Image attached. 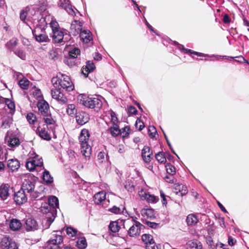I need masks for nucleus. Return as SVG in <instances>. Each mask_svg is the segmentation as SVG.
<instances>
[{"label": "nucleus", "mask_w": 249, "mask_h": 249, "mask_svg": "<svg viewBox=\"0 0 249 249\" xmlns=\"http://www.w3.org/2000/svg\"><path fill=\"white\" fill-rule=\"evenodd\" d=\"M26 118L30 124H34L36 120V115L31 112H30L27 114Z\"/></svg>", "instance_id": "a18cd8bd"}, {"label": "nucleus", "mask_w": 249, "mask_h": 249, "mask_svg": "<svg viewBox=\"0 0 249 249\" xmlns=\"http://www.w3.org/2000/svg\"><path fill=\"white\" fill-rule=\"evenodd\" d=\"M139 195L142 199L146 200L148 203H156L159 200V198L157 196L146 193L143 190L140 191Z\"/></svg>", "instance_id": "4468645a"}, {"label": "nucleus", "mask_w": 249, "mask_h": 249, "mask_svg": "<svg viewBox=\"0 0 249 249\" xmlns=\"http://www.w3.org/2000/svg\"><path fill=\"white\" fill-rule=\"evenodd\" d=\"M52 82L54 88H57L60 90L62 89V91L65 90L70 91L74 89V86L70 78L63 74H59L56 77H53Z\"/></svg>", "instance_id": "f257e3e1"}, {"label": "nucleus", "mask_w": 249, "mask_h": 249, "mask_svg": "<svg viewBox=\"0 0 249 249\" xmlns=\"http://www.w3.org/2000/svg\"><path fill=\"white\" fill-rule=\"evenodd\" d=\"M42 116L44 122L46 124V125L47 126L48 125H50L54 126L56 125V118L55 116H53L51 113H50V111L43 115Z\"/></svg>", "instance_id": "6ab92c4d"}, {"label": "nucleus", "mask_w": 249, "mask_h": 249, "mask_svg": "<svg viewBox=\"0 0 249 249\" xmlns=\"http://www.w3.org/2000/svg\"><path fill=\"white\" fill-rule=\"evenodd\" d=\"M0 249H18L17 244L8 237H4L0 242Z\"/></svg>", "instance_id": "0eeeda50"}, {"label": "nucleus", "mask_w": 249, "mask_h": 249, "mask_svg": "<svg viewBox=\"0 0 249 249\" xmlns=\"http://www.w3.org/2000/svg\"><path fill=\"white\" fill-rule=\"evenodd\" d=\"M37 106L39 112L42 116L49 111V105L44 100L38 101Z\"/></svg>", "instance_id": "a211bd4d"}, {"label": "nucleus", "mask_w": 249, "mask_h": 249, "mask_svg": "<svg viewBox=\"0 0 249 249\" xmlns=\"http://www.w3.org/2000/svg\"><path fill=\"white\" fill-rule=\"evenodd\" d=\"M106 193L104 191H101L94 195V201L97 204H103V202L106 201Z\"/></svg>", "instance_id": "5701e85b"}, {"label": "nucleus", "mask_w": 249, "mask_h": 249, "mask_svg": "<svg viewBox=\"0 0 249 249\" xmlns=\"http://www.w3.org/2000/svg\"><path fill=\"white\" fill-rule=\"evenodd\" d=\"M78 100L80 104L87 107L93 108L97 112L102 106V101L96 97H89L86 95L81 94L78 96Z\"/></svg>", "instance_id": "f03ea898"}, {"label": "nucleus", "mask_w": 249, "mask_h": 249, "mask_svg": "<svg viewBox=\"0 0 249 249\" xmlns=\"http://www.w3.org/2000/svg\"><path fill=\"white\" fill-rule=\"evenodd\" d=\"M95 68V65L92 61H88L87 62L86 65L85 66V69H88L89 70V71L92 72L93 71Z\"/></svg>", "instance_id": "6e6d98bb"}, {"label": "nucleus", "mask_w": 249, "mask_h": 249, "mask_svg": "<svg viewBox=\"0 0 249 249\" xmlns=\"http://www.w3.org/2000/svg\"><path fill=\"white\" fill-rule=\"evenodd\" d=\"M21 226V223L18 219H12L9 224L10 229L14 231L18 230Z\"/></svg>", "instance_id": "c756f323"}, {"label": "nucleus", "mask_w": 249, "mask_h": 249, "mask_svg": "<svg viewBox=\"0 0 249 249\" xmlns=\"http://www.w3.org/2000/svg\"><path fill=\"white\" fill-rule=\"evenodd\" d=\"M60 90L57 88L52 89L51 90L52 97L56 100L60 104H66L68 102V99L61 93Z\"/></svg>", "instance_id": "6e6552de"}, {"label": "nucleus", "mask_w": 249, "mask_h": 249, "mask_svg": "<svg viewBox=\"0 0 249 249\" xmlns=\"http://www.w3.org/2000/svg\"><path fill=\"white\" fill-rule=\"evenodd\" d=\"M62 235L53 234L51 238L47 242L46 249H61L59 245L63 242Z\"/></svg>", "instance_id": "423d86ee"}, {"label": "nucleus", "mask_w": 249, "mask_h": 249, "mask_svg": "<svg viewBox=\"0 0 249 249\" xmlns=\"http://www.w3.org/2000/svg\"><path fill=\"white\" fill-rule=\"evenodd\" d=\"M143 223L152 229H156L160 227V224L158 223L150 222L146 220H143Z\"/></svg>", "instance_id": "49530a36"}, {"label": "nucleus", "mask_w": 249, "mask_h": 249, "mask_svg": "<svg viewBox=\"0 0 249 249\" xmlns=\"http://www.w3.org/2000/svg\"><path fill=\"white\" fill-rule=\"evenodd\" d=\"M26 176L27 178L23 182L21 189L28 194L32 198L38 197L40 193L35 191V182L33 176L30 174L26 175Z\"/></svg>", "instance_id": "7ed1b4c3"}, {"label": "nucleus", "mask_w": 249, "mask_h": 249, "mask_svg": "<svg viewBox=\"0 0 249 249\" xmlns=\"http://www.w3.org/2000/svg\"><path fill=\"white\" fill-rule=\"evenodd\" d=\"M82 24L78 21L75 20L71 22L70 27V33L74 36L78 35L82 31Z\"/></svg>", "instance_id": "dca6fc26"}, {"label": "nucleus", "mask_w": 249, "mask_h": 249, "mask_svg": "<svg viewBox=\"0 0 249 249\" xmlns=\"http://www.w3.org/2000/svg\"><path fill=\"white\" fill-rule=\"evenodd\" d=\"M40 209L42 213L49 214L46 218H51L52 216V208L48 203L42 205Z\"/></svg>", "instance_id": "2f4dec72"}, {"label": "nucleus", "mask_w": 249, "mask_h": 249, "mask_svg": "<svg viewBox=\"0 0 249 249\" xmlns=\"http://www.w3.org/2000/svg\"><path fill=\"white\" fill-rule=\"evenodd\" d=\"M12 122L13 119L11 116L4 118L2 122V127L4 128L9 127L10 124H12Z\"/></svg>", "instance_id": "ea45409f"}, {"label": "nucleus", "mask_w": 249, "mask_h": 249, "mask_svg": "<svg viewBox=\"0 0 249 249\" xmlns=\"http://www.w3.org/2000/svg\"><path fill=\"white\" fill-rule=\"evenodd\" d=\"M43 179L47 183H51L53 181V178L51 177L49 171L45 170L43 174Z\"/></svg>", "instance_id": "c9c22d12"}, {"label": "nucleus", "mask_w": 249, "mask_h": 249, "mask_svg": "<svg viewBox=\"0 0 249 249\" xmlns=\"http://www.w3.org/2000/svg\"><path fill=\"white\" fill-rule=\"evenodd\" d=\"M17 41L18 40L17 38H12L5 44L6 47L7 49L11 51H14V49L17 45Z\"/></svg>", "instance_id": "f704fd0d"}, {"label": "nucleus", "mask_w": 249, "mask_h": 249, "mask_svg": "<svg viewBox=\"0 0 249 249\" xmlns=\"http://www.w3.org/2000/svg\"><path fill=\"white\" fill-rule=\"evenodd\" d=\"M5 141L9 147L14 148L19 145V139L15 135L8 136L6 135L5 137Z\"/></svg>", "instance_id": "f3484780"}, {"label": "nucleus", "mask_w": 249, "mask_h": 249, "mask_svg": "<svg viewBox=\"0 0 249 249\" xmlns=\"http://www.w3.org/2000/svg\"><path fill=\"white\" fill-rule=\"evenodd\" d=\"M123 221L121 220L120 219L115 221L111 222L109 225V228L112 232H116L119 231L120 228V224Z\"/></svg>", "instance_id": "c85d7f7f"}, {"label": "nucleus", "mask_w": 249, "mask_h": 249, "mask_svg": "<svg viewBox=\"0 0 249 249\" xmlns=\"http://www.w3.org/2000/svg\"><path fill=\"white\" fill-rule=\"evenodd\" d=\"M64 63L69 67H72L78 64V61L75 58L69 56L64 60Z\"/></svg>", "instance_id": "4c0bfd02"}, {"label": "nucleus", "mask_w": 249, "mask_h": 249, "mask_svg": "<svg viewBox=\"0 0 249 249\" xmlns=\"http://www.w3.org/2000/svg\"><path fill=\"white\" fill-rule=\"evenodd\" d=\"M14 53L18 57L20 58L22 60H25L26 58L25 53L21 49H18L14 51Z\"/></svg>", "instance_id": "09e8293b"}, {"label": "nucleus", "mask_w": 249, "mask_h": 249, "mask_svg": "<svg viewBox=\"0 0 249 249\" xmlns=\"http://www.w3.org/2000/svg\"><path fill=\"white\" fill-rule=\"evenodd\" d=\"M142 215L146 218H155L154 210L152 209H143L141 211Z\"/></svg>", "instance_id": "7c9ffc66"}, {"label": "nucleus", "mask_w": 249, "mask_h": 249, "mask_svg": "<svg viewBox=\"0 0 249 249\" xmlns=\"http://www.w3.org/2000/svg\"><path fill=\"white\" fill-rule=\"evenodd\" d=\"M145 248L146 249H156L155 243L154 241H152L149 243L145 244Z\"/></svg>", "instance_id": "69168bd1"}, {"label": "nucleus", "mask_w": 249, "mask_h": 249, "mask_svg": "<svg viewBox=\"0 0 249 249\" xmlns=\"http://www.w3.org/2000/svg\"><path fill=\"white\" fill-rule=\"evenodd\" d=\"M6 103L8 108L11 110H13L15 109V106L13 102H12L10 100H8L7 101H6Z\"/></svg>", "instance_id": "338daca9"}, {"label": "nucleus", "mask_w": 249, "mask_h": 249, "mask_svg": "<svg viewBox=\"0 0 249 249\" xmlns=\"http://www.w3.org/2000/svg\"><path fill=\"white\" fill-rule=\"evenodd\" d=\"M108 211L110 212L111 213H115V214H121L122 213L124 216H127V215L128 214V213H127L125 208L124 207L123 208V210H121V209L119 207H117L115 206L112 207L111 208H109L108 209Z\"/></svg>", "instance_id": "473e14b6"}, {"label": "nucleus", "mask_w": 249, "mask_h": 249, "mask_svg": "<svg viewBox=\"0 0 249 249\" xmlns=\"http://www.w3.org/2000/svg\"><path fill=\"white\" fill-rule=\"evenodd\" d=\"M186 249H202V246L197 240H191L187 243Z\"/></svg>", "instance_id": "a878e982"}, {"label": "nucleus", "mask_w": 249, "mask_h": 249, "mask_svg": "<svg viewBox=\"0 0 249 249\" xmlns=\"http://www.w3.org/2000/svg\"><path fill=\"white\" fill-rule=\"evenodd\" d=\"M109 114L110 115L111 121L112 122L113 125H116V124H117L118 123V118L115 113L112 111H110L109 112Z\"/></svg>", "instance_id": "5fc2aeb1"}, {"label": "nucleus", "mask_w": 249, "mask_h": 249, "mask_svg": "<svg viewBox=\"0 0 249 249\" xmlns=\"http://www.w3.org/2000/svg\"><path fill=\"white\" fill-rule=\"evenodd\" d=\"M142 239L145 244L154 241L152 236L149 234H143L142 236Z\"/></svg>", "instance_id": "79ce46f5"}, {"label": "nucleus", "mask_w": 249, "mask_h": 249, "mask_svg": "<svg viewBox=\"0 0 249 249\" xmlns=\"http://www.w3.org/2000/svg\"><path fill=\"white\" fill-rule=\"evenodd\" d=\"M152 152L149 146H144L142 150V156L145 162H149L151 160Z\"/></svg>", "instance_id": "aec40b11"}, {"label": "nucleus", "mask_w": 249, "mask_h": 249, "mask_svg": "<svg viewBox=\"0 0 249 249\" xmlns=\"http://www.w3.org/2000/svg\"><path fill=\"white\" fill-rule=\"evenodd\" d=\"M89 136V131L86 129H83L79 137L81 152L85 157H89L91 154V148L88 143Z\"/></svg>", "instance_id": "20e7f679"}, {"label": "nucleus", "mask_w": 249, "mask_h": 249, "mask_svg": "<svg viewBox=\"0 0 249 249\" xmlns=\"http://www.w3.org/2000/svg\"><path fill=\"white\" fill-rule=\"evenodd\" d=\"M188 225H193L198 222V219H186Z\"/></svg>", "instance_id": "0e129e2a"}, {"label": "nucleus", "mask_w": 249, "mask_h": 249, "mask_svg": "<svg viewBox=\"0 0 249 249\" xmlns=\"http://www.w3.org/2000/svg\"><path fill=\"white\" fill-rule=\"evenodd\" d=\"M75 106L74 104H69L67 107V113L70 116H73L76 114Z\"/></svg>", "instance_id": "e433bc0d"}, {"label": "nucleus", "mask_w": 249, "mask_h": 249, "mask_svg": "<svg viewBox=\"0 0 249 249\" xmlns=\"http://www.w3.org/2000/svg\"><path fill=\"white\" fill-rule=\"evenodd\" d=\"M48 126L43 125L42 126H39L36 130V133L42 139L46 141H50L51 137L48 131Z\"/></svg>", "instance_id": "ddd939ff"}, {"label": "nucleus", "mask_w": 249, "mask_h": 249, "mask_svg": "<svg viewBox=\"0 0 249 249\" xmlns=\"http://www.w3.org/2000/svg\"><path fill=\"white\" fill-rule=\"evenodd\" d=\"M80 51L79 49L74 48L69 51V56L76 59L80 55Z\"/></svg>", "instance_id": "a19ab883"}, {"label": "nucleus", "mask_w": 249, "mask_h": 249, "mask_svg": "<svg viewBox=\"0 0 249 249\" xmlns=\"http://www.w3.org/2000/svg\"><path fill=\"white\" fill-rule=\"evenodd\" d=\"M143 228L144 226L142 224L135 222V223L130 228L128 231V234L131 237L137 236L140 234L141 230Z\"/></svg>", "instance_id": "f8f14e48"}, {"label": "nucleus", "mask_w": 249, "mask_h": 249, "mask_svg": "<svg viewBox=\"0 0 249 249\" xmlns=\"http://www.w3.org/2000/svg\"><path fill=\"white\" fill-rule=\"evenodd\" d=\"M75 119L78 124L83 125L89 121V116L85 112L80 111L76 113Z\"/></svg>", "instance_id": "2eb2a0df"}, {"label": "nucleus", "mask_w": 249, "mask_h": 249, "mask_svg": "<svg viewBox=\"0 0 249 249\" xmlns=\"http://www.w3.org/2000/svg\"><path fill=\"white\" fill-rule=\"evenodd\" d=\"M77 244L79 248H85L87 246L86 240L85 238H81L77 241Z\"/></svg>", "instance_id": "3c124183"}, {"label": "nucleus", "mask_w": 249, "mask_h": 249, "mask_svg": "<svg viewBox=\"0 0 249 249\" xmlns=\"http://www.w3.org/2000/svg\"><path fill=\"white\" fill-rule=\"evenodd\" d=\"M181 47H182L183 48V50L184 51V52H185V53H191V54H196L198 56H209V57H215L216 58V60H218L220 58H221V57H225L226 58L227 56H221V55H211V56H210L208 54H205L204 53H199V52H195V51H194L192 50H190V49H185L183 47V46L182 45H180Z\"/></svg>", "instance_id": "4be33fe9"}, {"label": "nucleus", "mask_w": 249, "mask_h": 249, "mask_svg": "<svg viewBox=\"0 0 249 249\" xmlns=\"http://www.w3.org/2000/svg\"><path fill=\"white\" fill-rule=\"evenodd\" d=\"M28 194H26L24 191L21 189L15 194L14 199L16 203L18 205H21L25 203L27 200Z\"/></svg>", "instance_id": "9d476101"}, {"label": "nucleus", "mask_w": 249, "mask_h": 249, "mask_svg": "<svg viewBox=\"0 0 249 249\" xmlns=\"http://www.w3.org/2000/svg\"><path fill=\"white\" fill-rule=\"evenodd\" d=\"M26 167L30 171L37 168L41 169H44L43 160L42 158H39L38 155L35 156L33 158L29 159L26 162Z\"/></svg>", "instance_id": "39448f33"}, {"label": "nucleus", "mask_w": 249, "mask_h": 249, "mask_svg": "<svg viewBox=\"0 0 249 249\" xmlns=\"http://www.w3.org/2000/svg\"><path fill=\"white\" fill-rule=\"evenodd\" d=\"M54 219H43L42 223L45 225H43V227L45 229H48L50 227L51 224L53 222Z\"/></svg>", "instance_id": "603ef678"}, {"label": "nucleus", "mask_w": 249, "mask_h": 249, "mask_svg": "<svg viewBox=\"0 0 249 249\" xmlns=\"http://www.w3.org/2000/svg\"><path fill=\"white\" fill-rule=\"evenodd\" d=\"M27 8L25 9H23L20 11V18L22 21L26 20L28 13H27Z\"/></svg>", "instance_id": "13d9d810"}, {"label": "nucleus", "mask_w": 249, "mask_h": 249, "mask_svg": "<svg viewBox=\"0 0 249 249\" xmlns=\"http://www.w3.org/2000/svg\"><path fill=\"white\" fill-rule=\"evenodd\" d=\"M58 5L59 7L65 9L67 12L71 16H75V13L69 0H59Z\"/></svg>", "instance_id": "9b49d317"}, {"label": "nucleus", "mask_w": 249, "mask_h": 249, "mask_svg": "<svg viewBox=\"0 0 249 249\" xmlns=\"http://www.w3.org/2000/svg\"><path fill=\"white\" fill-rule=\"evenodd\" d=\"M106 156H107V154L105 152L101 151L98 154L97 159L100 162H103Z\"/></svg>", "instance_id": "052dcab7"}, {"label": "nucleus", "mask_w": 249, "mask_h": 249, "mask_svg": "<svg viewBox=\"0 0 249 249\" xmlns=\"http://www.w3.org/2000/svg\"><path fill=\"white\" fill-rule=\"evenodd\" d=\"M128 112L131 114H136L137 110L135 107L131 106L128 108Z\"/></svg>", "instance_id": "774afa93"}, {"label": "nucleus", "mask_w": 249, "mask_h": 249, "mask_svg": "<svg viewBox=\"0 0 249 249\" xmlns=\"http://www.w3.org/2000/svg\"><path fill=\"white\" fill-rule=\"evenodd\" d=\"M29 81L27 79H21L19 81V85L20 88L24 89H28L29 85Z\"/></svg>", "instance_id": "c03bdc74"}, {"label": "nucleus", "mask_w": 249, "mask_h": 249, "mask_svg": "<svg viewBox=\"0 0 249 249\" xmlns=\"http://www.w3.org/2000/svg\"><path fill=\"white\" fill-rule=\"evenodd\" d=\"M155 157L156 160L161 163H165L166 161L164 154L162 152H160L156 154Z\"/></svg>", "instance_id": "58836bf2"}, {"label": "nucleus", "mask_w": 249, "mask_h": 249, "mask_svg": "<svg viewBox=\"0 0 249 249\" xmlns=\"http://www.w3.org/2000/svg\"><path fill=\"white\" fill-rule=\"evenodd\" d=\"M136 127L138 128L139 130H142L144 127V124L140 120L137 119L135 124Z\"/></svg>", "instance_id": "680f3d73"}, {"label": "nucleus", "mask_w": 249, "mask_h": 249, "mask_svg": "<svg viewBox=\"0 0 249 249\" xmlns=\"http://www.w3.org/2000/svg\"><path fill=\"white\" fill-rule=\"evenodd\" d=\"M33 34L36 40L39 42H47L49 40L48 36L45 34L37 35L36 31H33Z\"/></svg>", "instance_id": "72a5a7b5"}, {"label": "nucleus", "mask_w": 249, "mask_h": 249, "mask_svg": "<svg viewBox=\"0 0 249 249\" xmlns=\"http://www.w3.org/2000/svg\"><path fill=\"white\" fill-rule=\"evenodd\" d=\"M52 208V216L53 218L59 216L57 215V209H59L58 208V198L54 196H52L48 198V203Z\"/></svg>", "instance_id": "1a4fd4ad"}, {"label": "nucleus", "mask_w": 249, "mask_h": 249, "mask_svg": "<svg viewBox=\"0 0 249 249\" xmlns=\"http://www.w3.org/2000/svg\"><path fill=\"white\" fill-rule=\"evenodd\" d=\"M149 135L151 138H153L155 137L157 133V130L155 126L152 125L149 127Z\"/></svg>", "instance_id": "4d7b16f0"}, {"label": "nucleus", "mask_w": 249, "mask_h": 249, "mask_svg": "<svg viewBox=\"0 0 249 249\" xmlns=\"http://www.w3.org/2000/svg\"><path fill=\"white\" fill-rule=\"evenodd\" d=\"M80 37L85 43H88L91 39V34L89 31L83 30L80 33Z\"/></svg>", "instance_id": "cd10ccee"}, {"label": "nucleus", "mask_w": 249, "mask_h": 249, "mask_svg": "<svg viewBox=\"0 0 249 249\" xmlns=\"http://www.w3.org/2000/svg\"><path fill=\"white\" fill-rule=\"evenodd\" d=\"M52 32L60 30L59 25L58 22L55 20H52L50 23Z\"/></svg>", "instance_id": "8fccbe9b"}, {"label": "nucleus", "mask_w": 249, "mask_h": 249, "mask_svg": "<svg viewBox=\"0 0 249 249\" xmlns=\"http://www.w3.org/2000/svg\"><path fill=\"white\" fill-rule=\"evenodd\" d=\"M7 166L12 171H16L19 168L20 163L16 159H10L7 161Z\"/></svg>", "instance_id": "393cba45"}, {"label": "nucleus", "mask_w": 249, "mask_h": 249, "mask_svg": "<svg viewBox=\"0 0 249 249\" xmlns=\"http://www.w3.org/2000/svg\"><path fill=\"white\" fill-rule=\"evenodd\" d=\"M53 33V40L55 43H61L63 41L64 34L60 29Z\"/></svg>", "instance_id": "b1692460"}, {"label": "nucleus", "mask_w": 249, "mask_h": 249, "mask_svg": "<svg viewBox=\"0 0 249 249\" xmlns=\"http://www.w3.org/2000/svg\"><path fill=\"white\" fill-rule=\"evenodd\" d=\"M25 224L28 231L36 230L38 226L37 222L35 219H26Z\"/></svg>", "instance_id": "bb28decb"}, {"label": "nucleus", "mask_w": 249, "mask_h": 249, "mask_svg": "<svg viewBox=\"0 0 249 249\" xmlns=\"http://www.w3.org/2000/svg\"><path fill=\"white\" fill-rule=\"evenodd\" d=\"M66 232L68 235L73 237L76 235L77 231L73 228L68 227L66 229Z\"/></svg>", "instance_id": "864d4df0"}, {"label": "nucleus", "mask_w": 249, "mask_h": 249, "mask_svg": "<svg viewBox=\"0 0 249 249\" xmlns=\"http://www.w3.org/2000/svg\"><path fill=\"white\" fill-rule=\"evenodd\" d=\"M206 241L207 244L210 247L211 249L215 248L213 241L211 236H207L206 237Z\"/></svg>", "instance_id": "bf43d9fd"}, {"label": "nucleus", "mask_w": 249, "mask_h": 249, "mask_svg": "<svg viewBox=\"0 0 249 249\" xmlns=\"http://www.w3.org/2000/svg\"><path fill=\"white\" fill-rule=\"evenodd\" d=\"M166 170L167 173L170 175L173 176L176 173L175 167L170 163L166 165Z\"/></svg>", "instance_id": "37998d69"}, {"label": "nucleus", "mask_w": 249, "mask_h": 249, "mask_svg": "<svg viewBox=\"0 0 249 249\" xmlns=\"http://www.w3.org/2000/svg\"><path fill=\"white\" fill-rule=\"evenodd\" d=\"M113 127H111L109 129L111 134L113 136H117L120 133V130L117 124L113 125Z\"/></svg>", "instance_id": "de8ad7c7"}, {"label": "nucleus", "mask_w": 249, "mask_h": 249, "mask_svg": "<svg viewBox=\"0 0 249 249\" xmlns=\"http://www.w3.org/2000/svg\"><path fill=\"white\" fill-rule=\"evenodd\" d=\"M10 186L8 184H2L0 186V198L2 200H6L9 196Z\"/></svg>", "instance_id": "412c9836"}, {"label": "nucleus", "mask_w": 249, "mask_h": 249, "mask_svg": "<svg viewBox=\"0 0 249 249\" xmlns=\"http://www.w3.org/2000/svg\"><path fill=\"white\" fill-rule=\"evenodd\" d=\"M33 95L34 97L37 99L40 98L42 96L41 90L39 89H35L33 92Z\"/></svg>", "instance_id": "e2e57ef3"}]
</instances>
